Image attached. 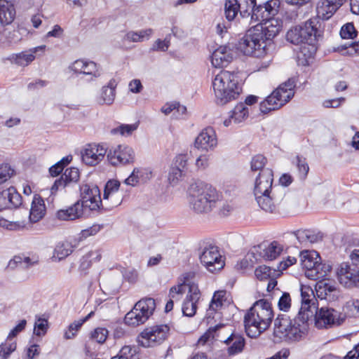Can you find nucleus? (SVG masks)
Instances as JSON below:
<instances>
[{"instance_id":"28","label":"nucleus","mask_w":359,"mask_h":359,"mask_svg":"<svg viewBox=\"0 0 359 359\" xmlns=\"http://www.w3.org/2000/svg\"><path fill=\"white\" fill-rule=\"evenodd\" d=\"M240 8V17L243 25L248 27L255 23V20L251 19L254 11L257 8L256 0H238Z\"/></svg>"},{"instance_id":"45","label":"nucleus","mask_w":359,"mask_h":359,"mask_svg":"<svg viewBox=\"0 0 359 359\" xmlns=\"http://www.w3.org/2000/svg\"><path fill=\"white\" fill-rule=\"evenodd\" d=\"M293 163L295 164L297 168L299 178L304 180L309 171V166L306 162V158L297 155L293 161Z\"/></svg>"},{"instance_id":"29","label":"nucleus","mask_w":359,"mask_h":359,"mask_svg":"<svg viewBox=\"0 0 359 359\" xmlns=\"http://www.w3.org/2000/svg\"><path fill=\"white\" fill-rule=\"evenodd\" d=\"M83 205L81 204L80 201L66 209H62L57 212V217L60 220L70 221L79 219L84 214Z\"/></svg>"},{"instance_id":"39","label":"nucleus","mask_w":359,"mask_h":359,"mask_svg":"<svg viewBox=\"0 0 359 359\" xmlns=\"http://www.w3.org/2000/svg\"><path fill=\"white\" fill-rule=\"evenodd\" d=\"M73 252V245L68 241L59 243L53 252L52 257L53 260L60 261Z\"/></svg>"},{"instance_id":"42","label":"nucleus","mask_w":359,"mask_h":359,"mask_svg":"<svg viewBox=\"0 0 359 359\" xmlns=\"http://www.w3.org/2000/svg\"><path fill=\"white\" fill-rule=\"evenodd\" d=\"M191 284L184 280L182 283L172 286L169 291V298L174 302H180L184 294L189 291V287Z\"/></svg>"},{"instance_id":"50","label":"nucleus","mask_w":359,"mask_h":359,"mask_svg":"<svg viewBox=\"0 0 359 359\" xmlns=\"http://www.w3.org/2000/svg\"><path fill=\"white\" fill-rule=\"evenodd\" d=\"M16 343L7 340L0 345V359H8L11 354L16 350Z\"/></svg>"},{"instance_id":"41","label":"nucleus","mask_w":359,"mask_h":359,"mask_svg":"<svg viewBox=\"0 0 359 359\" xmlns=\"http://www.w3.org/2000/svg\"><path fill=\"white\" fill-rule=\"evenodd\" d=\"M147 320V315L142 316L137 309L133 308L131 311L126 313L124 322L128 325L136 327L144 324Z\"/></svg>"},{"instance_id":"61","label":"nucleus","mask_w":359,"mask_h":359,"mask_svg":"<svg viewBox=\"0 0 359 359\" xmlns=\"http://www.w3.org/2000/svg\"><path fill=\"white\" fill-rule=\"evenodd\" d=\"M48 321L43 318H39L34 324V334L37 336L44 335L48 330Z\"/></svg>"},{"instance_id":"62","label":"nucleus","mask_w":359,"mask_h":359,"mask_svg":"<svg viewBox=\"0 0 359 359\" xmlns=\"http://www.w3.org/2000/svg\"><path fill=\"white\" fill-rule=\"evenodd\" d=\"M185 174L182 170H180V168H175L172 165L170 168L169 174H168V180L170 184L175 185L176 184L180 179Z\"/></svg>"},{"instance_id":"44","label":"nucleus","mask_w":359,"mask_h":359,"mask_svg":"<svg viewBox=\"0 0 359 359\" xmlns=\"http://www.w3.org/2000/svg\"><path fill=\"white\" fill-rule=\"evenodd\" d=\"M255 274L257 279L260 280L280 276V273L278 272L276 269H271L265 265L258 266L255 271Z\"/></svg>"},{"instance_id":"27","label":"nucleus","mask_w":359,"mask_h":359,"mask_svg":"<svg viewBox=\"0 0 359 359\" xmlns=\"http://www.w3.org/2000/svg\"><path fill=\"white\" fill-rule=\"evenodd\" d=\"M233 50L226 46H221L211 55V62L215 68L226 67L233 60Z\"/></svg>"},{"instance_id":"8","label":"nucleus","mask_w":359,"mask_h":359,"mask_svg":"<svg viewBox=\"0 0 359 359\" xmlns=\"http://www.w3.org/2000/svg\"><path fill=\"white\" fill-rule=\"evenodd\" d=\"M170 328L166 325H158L144 329L137 337L138 344L143 347L154 346L161 344L168 336Z\"/></svg>"},{"instance_id":"33","label":"nucleus","mask_w":359,"mask_h":359,"mask_svg":"<svg viewBox=\"0 0 359 359\" xmlns=\"http://www.w3.org/2000/svg\"><path fill=\"white\" fill-rule=\"evenodd\" d=\"M260 255L266 260H273L278 257L283 250V246L278 241L269 244L263 243L259 246Z\"/></svg>"},{"instance_id":"56","label":"nucleus","mask_w":359,"mask_h":359,"mask_svg":"<svg viewBox=\"0 0 359 359\" xmlns=\"http://www.w3.org/2000/svg\"><path fill=\"white\" fill-rule=\"evenodd\" d=\"M108 333V330L106 328L97 327L91 332L90 337L97 343L102 344L106 341Z\"/></svg>"},{"instance_id":"30","label":"nucleus","mask_w":359,"mask_h":359,"mask_svg":"<svg viewBox=\"0 0 359 359\" xmlns=\"http://www.w3.org/2000/svg\"><path fill=\"white\" fill-rule=\"evenodd\" d=\"M255 197L258 205L266 212L276 213L278 212V205L273 192L255 194Z\"/></svg>"},{"instance_id":"16","label":"nucleus","mask_w":359,"mask_h":359,"mask_svg":"<svg viewBox=\"0 0 359 359\" xmlns=\"http://www.w3.org/2000/svg\"><path fill=\"white\" fill-rule=\"evenodd\" d=\"M120 182L116 180L107 182L103 194V204L105 209H111L119 205L121 202V195L118 194Z\"/></svg>"},{"instance_id":"38","label":"nucleus","mask_w":359,"mask_h":359,"mask_svg":"<svg viewBox=\"0 0 359 359\" xmlns=\"http://www.w3.org/2000/svg\"><path fill=\"white\" fill-rule=\"evenodd\" d=\"M133 308L137 309L142 316L147 315L149 319L156 309L155 300L150 297L142 299L137 302Z\"/></svg>"},{"instance_id":"57","label":"nucleus","mask_w":359,"mask_h":359,"mask_svg":"<svg viewBox=\"0 0 359 359\" xmlns=\"http://www.w3.org/2000/svg\"><path fill=\"white\" fill-rule=\"evenodd\" d=\"M189 158V156L187 154H179L175 158L172 165L186 172L188 170Z\"/></svg>"},{"instance_id":"2","label":"nucleus","mask_w":359,"mask_h":359,"mask_svg":"<svg viewBox=\"0 0 359 359\" xmlns=\"http://www.w3.org/2000/svg\"><path fill=\"white\" fill-rule=\"evenodd\" d=\"M189 205L196 214L211 212L219 202V194L210 184L204 182L191 184L188 189Z\"/></svg>"},{"instance_id":"55","label":"nucleus","mask_w":359,"mask_h":359,"mask_svg":"<svg viewBox=\"0 0 359 359\" xmlns=\"http://www.w3.org/2000/svg\"><path fill=\"white\" fill-rule=\"evenodd\" d=\"M83 324V320H81V319L75 320L71 323L69 325L67 330H66L64 334L65 338L67 339H73L76 335V332L79 330Z\"/></svg>"},{"instance_id":"31","label":"nucleus","mask_w":359,"mask_h":359,"mask_svg":"<svg viewBox=\"0 0 359 359\" xmlns=\"http://www.w3.org/2000/svg\"><path fill=\"white\" fill-rule=\"evenodd\" d=\"M249 115V108L245 106V104L240 102L236 104L233 109L231 111L229 118L224 121V125L229 127L232 122L234 123H240L244 121Z\"/></svg>"},{"instance_id":"52","label":"nucleus","mask_w":359,"mask_h":359,"mask_svg":"<svg viewBox=\"0 0 359 359\" xmlns=\"http://www.w3.org/2000/svg\"><path fill=\"white\" fill-rule=\"evenodd\" d=\"M32 262H31V259L28 257H22L20 256H15L13 257V259H11L8 266L10 269H15L16 267H20V268H27L29 266L32 265Z\"/></svg>"},{"instance_id":"17","label":"nucleus","mask_w":359,"mask_h":359,"mask_svg":"<svg viewBox=\"0 0 359 359\" xmlns=\"http://www.w3.org/2000/svg\"><path fill=\"white\" fill-rule=\"evenodd\" d=\"M302 306L298 313L303 320H310L316 311V301L313 292L309 287L301 288Z\"/></svg>"},{"instance_id":"54","label":"nucleus","mask_w":359,"mask_h":359,"mask_svg":"<svg viewBox=\"0 0 359 359\" xmlns=\"http://www.w3.org/2000/svg\"><path fill=\"white\" fill-rule=\"evenodd\" d=\"M345 313L349 317L359 316V299H353L346 303L344 308Z\"/></svg>"},{"instance_id":"5","label":"nucleus","mask_w":359,"mask_h":359,"mask_svg":"<svg viewBox=\"0 0 359 359\" xmlns=\"http://www.w3.org/2000/svg\"><path fill=\"white\" fill-rule=\"evenodd\" d=\"M296 81L294 78L280 85L272 93L260 103L259 109L263 114L278 109L288 102L294 96Z\"/></svg>"},{"instance_id":"21","label":"nucleus","mask_w":359,"mask_h":359,"mask_svg":"<svg viewBox=\"0 0 359 359\" xmlns=\"http://www.w3.org/2000/svg\"><path fill=\"white\" fill-rule=\"evenodd\" d=\"M79 170L76 168H70L65 170L61 177L56 180L51 187V194H55L58 190L69 187L72 184H76L79 180Z\"/></svg>"},{"instance_id":"26","label":"nucleus","mask_w":359,"mask_h":359,"mask_svg":"<svg viewBox=\"0 0 359 359\" xmlns=\"http://www.w3.org/2000/svg\"><path fill=\"white\" fill-rule=\"evenodd\" d=\"M252 311L262 318L263 327H269L274 316L271 303L264 299H259L252 306Z\"/></svg>"},{"instance_id":"32","label":"nucleus","mask_w":359,"mask_h":359,"mask_svg":"<svg viewBox=\"0 0 359 359\" xmlns=\"http://www.w3.org/2000/svg\"><path fill=\"white\" fill-rule=\"evenodd\" d=\"M116 81L114 79H111L106 86L102 88L97 100L98 103L100 104H112L116 97Z\"/></svg>"},{"instance_id":"18","label":"nucleus","mask_w":359,"mask_h":359,"mask_svg":"<svg viewBox=\"0 0 359 359\" xmlns=\"http://www.w3.org/2000/svg\"><path fill=\"white\" fill-rule=\"evenodd\" d=\"M106 154L107 148L104 146L90 144L81 151V159L85 164L93 166L101 162Z\"/></svg>"},{"instance_id":"13","label":"nucleus","mask_w":359,"mask_h":359,"mask_svg":"<svg viewBox=\"0 0 359 359\" xmlns=\"http://www.w3.org/2000/svg\"><path fill=\"white\" fill-rule=\"evenodd\" d=\"M107 157L109 163L114 166L125 165L134 162L135 154L132 147L126 144H119L110 149Z\"/></svg>"},{"instance_id":"48","label":"nucleus","mask_w":359,"mask_h":359,"mask_svg":"<svg viewBox=\"0 0 359 359\" xmlns=\"http://www.w3.org/2000/svg\"><path fill=\"white\" fill-rule=\"evenodd\" d=\"M138 123L122 124L111 130L112 135H121L122 136H130L137 129Z\"/></svg>"},{"instance_id":"3","label":"nucleus","mask_w":359,"mask_h":359,"mask_svg":"<svg viewBox=\"0 0 359 359\" xmlns=\"http://www.w3.org/2000/svg\"><path fill=\"white\" fill-rule=\"evenodd\" d=\"M309 320L299 318V314L291 319L286 314H278L274 320L273 336L280 341H300L306 334Z\"/></svg>"},{"instance_id":"51","label":"nucleus","mask_w":359,"mask_h":359,"mask_svg":"<svg viewBox=\"0 0 359 359\" xmlns=\"http://www.w3.org/2000/svg\"><path fill=\"white\" fill-rule=\"evenodd\" d=\"M358 35V32L355 29L352 22H348L344 25L340 30V36L344 39H353Z\"/></svg>"},{"instance_id":"12","label":"nucleus","mask_w":359,"mask_h":359,"mask_svg":"<svg viewBox=\"0 0 359 359\" xmlns=\"http://www.w3.org/2000/svg\"><path fill=\"white\" fill-rule=\"evenodd\" d=\"M339 283L345 287H359V269L348 262H342L336 269Z\"/></svg>"},{"instance_id":"59","label":"nucleus","mask_w":359,"mask_h":359,"mask_svg":"<svg viewBox=\"0 0 359 359\" xmlns=\"http://www.w3.org/2000/svg\"><path fill=\"white\" fill-rule=\"evenodd\" d=\"M224 327L223 324H218L213 327H210L208 331L198 339V343L200 345H204L210 338H215L214 333L217 330Z\"/></svg>"},{"instance_id":"20","label":"nucleus","mask_w":359,"mask_h":359,"mask_svg":"<svg viewBox=\"0 0 359 359\" xmlns=\"http://www.w3.org/2000/svg\"><path fill=\"white\" fill-rule=\"evenodd\" d=\"M280 7L279 0H269L264 4L258 5L257 8L254 11V15L251 19H255V23L259 20H263L268 18H274L273 17L278 13Z\"/></svg>"},{"instance_id":"49","label":"nucleus","mask_w":359,"mask_h":359,"mask_svg":"<svg viewBox=\"0 0 359 359\" xmlns=\"http://www.w3.org/2000/svg\"><path fill=\"white\" fill-rule=\"evenodd\" d=\"M287 40L294 45H302L303 43L302 35L301 34L299 26L290 29L286 35Z\"/></svg>"},{"instance_id":"36","label":"nucleus","mask_w":359,"mask_h":359,"mask_svg":"<svg viewBox=\"0 0 359 359\" xmlns=\"http://www.w3.org/2000/svg\"><path fill=\"white\" fill-rule=\"evenodd\" d=\"M15 18V9L13 4L6 0H0V23L8 25L13 22Z\"/></svg>"},{"instance_id":"11","label":"nucleus","mask_w":359,"mask_h":359,"mask_svg":"<svg viewBox=\"0 0 359 359\" xmlns=\"http://www.w3.org/2000/svg\"><path fill=\"white\" fill-rule=\"evenodd\" d=\"M313 317L315 318L316 327L319 329L339 325L344 320V317H341L337 311L328 307H321L318 310L316 306Z\"/></svg>"},{"instance_id":"35","label":"nucleus","mask_w":359,"mask_h":359,"mask_svg":"<svg viewBox=\"0 0 359 359\" xmlns=\"http://www.w3.org/2000/svg\"><path fill=\"white\" fill-rule=\"evenodd\" d=\"M46 213V206L43 200L39 196L35 195L32 202L29 212V219L36 223L41 219Z\"/></svg>"},{"instance_id":"53","label":"nucleus","mask_w":359,"mask_h":359,"mask_svg":"<svg viewBox=\"0 0 359 359\" xmlns=\"http://www.w3.org/2000/svg\"><path fill=\"white\" fill-rule=\"evenodd\" d=\"M292 306V299L288 292H282L278 302V308L280 311L288 312Z\"/></svg>"},{"instance_id":"60","label":"nucleus","mask_w":359,"mask_h":359,"mask_svg":"<svg viewBox=\"0 0 359 359\" xmlns=\"http://www.w3.org/2000/svg\"><path fill=\"white\" fill-rule=\"evenodd\" d=\"M266 163V158L258 154L255 156L251 161V169L252 171L262 170L265 169L264 167Z\"/></svg>"},{"instance_id":"15","label":"nucleus","mask_w":359,"mask_h":359,"mask_svg":"<svg viewBox=\"0 0 359 359\" xmlns=\"http://www.w3.org/2000/svg\"><path fill=\"white\" fill-rule=\"evenodd\" d=\"M244 325L247 335L250 338H256L269 327H263L262 318L252 311V306L244 316Z\"/></svg>"},{"instance_id":"58","label":"nucleus","mask_w":359,"mask_h":359,"mask_svg":"<svg viewBox=\"0 0 359 359\" xmlns=\"http://www.w3.org/2000/svg\"><path fill=\"white\" fill-rule=\"evenodd\" d=\"M14 172L9 164L0 165V184L8 180L13 175Z\"/></svg>"},{"instance_id":"6","label":"nucleus","mask_w":359,"mask_h":359,"mask_svg":"<svg viewBox=\"0 0 359 359\" xmlns=\"http://www.w3.org/2000/svg\"><path fill=\"white\" fill-rule=\"evenodd\" d=\"M301 264L306 270L309 278L318 280L326 276L331 270V266L321 262V258L316 251H303L300 254Z\"/></svg>"},{"instance_id":"63","label":"nucleus","mask_w":359,"mask_h":359,"mask_svg":"<svg viewBox=\"0 0 359 359\" xmlns=\"http://www.w3.org/2000/svg\"><path fill=\"white\" fill-rule=\"evenodd\" d=\"M219 202L220 203L216 208H219L218 213L221 216H227L233 210L234 208L231 202L222 201L220 198Z\"/></svg>"},{"instance_id":"64","label":"nucleus","mask_w":359,"mask_h":359,"mask_svg":"<svg viewBox=\"0 0 359 359\" xmlns=\"http://www.w3.org/2000/svg\"><path fill=\"white\" fill-rule=\"evenodd\" d=\"M123 278L129 283H135L138 278V272L135 269H123L121 271Z\"/></svg>"},{"instance_id":"4","label":"nucleus","mask_w":359,"mask_h":359,"mask_svg":"<svg viewBox=\"0 0 359 359\" xmlns=\"http://www.w3.org/2000/svg\"><path fill=\"white\" fill-rule=\"evenodd\" d=\"M212 87L215 101L220 105L236 100L241 91L237 74L229 71H222L217 74L212 81Z\"/></svg>"},{"instance_id":"22","label":"nucleus","mask_w":359,"mask_h":359,"mask_svg":"<svg viewBox=\"0 0 359 359\" xmlns=\"http://www.w3.org/2000/svg\"><path fill=\"white\" fill-rule=\"evenodd\" d=\"M22 202L21 195L13 187L0 191V211L5 209L17 208L22 205Z\"/></svg>"},{"instance_id":"40","label":"nucleus","mask_w":359,"mask_h":359,"mask_svg":"<svg viewBox=\"0 0 359 359\" xmlns=\"http://www.w3.org/2000/svg\"><path fill=\"white\" fill-rule=\"evenodd\" d=\"M153 29L148 28L138 32L130 31L124 36V40L130 42H141L144 39L148 40L153 34Z\"/></svg>"},{"instance_id":"34","label":"nucleus","mask_w":359,"mask_h":359,"mask_svg":"<svg viewBox=\"0 0 359 359\" xmlns=\"http://www.w3.org/2000/svg\"><path fill=\"white\" fill-rule=\"evenodd\" d=\"M224 343L230 345L227 349L229 355H234L241 353L245 345V340L243 336L232 333L225 341Z\"/></svg>"},{"instance_id":"47","label":"nucleus","mask_w":359,"mask_h":359,"mask_svg":"<svg viewBox=\"0 0 359 359\" xmlns=\"http://www.w3.org/2000/svg\"><path fill=\"white\" fill-rule=\"evenodd\" d=\"M102 258V250L96 249L88 252L84 257L83 261L81 264V267L88 268L92 262H97Z\"/></svg>"},{"instance_id":"10","label":"nucleus","mask_w":359,"mask_h":359,"mask_svg":"<svg viewBox=\"0 0 359 359\" xmlns=\"http://www.w3.org/2000/svg\"><path fill=\"white\" fill-rule=\"evenodd\" d=\"M69 69L76 74L87 76L86 81L88 82L96 81L102 74L100 66L89 60H76L69 65Z\"/></svg>"},{"instance_id":"7","label":"nucleus","mask_w":359,"mask_h":359,"mask_svg":"<svg viewBox=\"0 0 359 359\" xmlns=\"http://www.w3.org/2000/svg\"><path fill=\"white\" fill-rule=\"evenodd\" d=\"M198 254L201 263L211 273L223 269L224 261L217 246L205 243L200 246Z\"/></svg>"},{"instance_id":"23","label":"nucleus","mask_w":359,"mask_h":359,"mask_svg":"<svg viewBox=\"0 0 359 359\" xmlns=\"http://www.w3.org/2000/svg\"><path fill=\"white\" fill-rule=\"evenodd\" d=\"M273 181V173L272 170L270 168L262 170L255 180L254 194L272 193Z\"/></svg>"},{"instance_id":"1","label":"nucleus","mask_w":359,"mask_h":359,"mask_svg":"<svg viewBox=\"0 0 359 359\" xmlns=\"http://www.w3.org/2000/svg\"><path fill=\"white\" fill-rule=\"evenodd\" d=\"M282 22L277 18L259 20L252 25L245 35L240 39L238 48L245 55L261 57L266 54L268 41L273 39L280 32Z\"/></svg>"},{"instance_id":"24","label":"nucleus","mask_w":359,"mask_h":359,"mask_svg":"<svg viewBox=\"0 0 359 359\" xmlns=\"http://www.w3.org/2000/svg\"><path fill=\"white\" fill-rule=\"evenodd\" d=\"M46 49L45 45H41L26 51H22L19 53H13L7 57L12 64L17 65L20 67H26L33 62L36 57L35 54L39 51L43 52Z\"/></svg>"},{"instance_id":"25","label":"nucleus","mask_w":359,"mask_h":359,"mask_svg":"<svg viewBox=\"0 0 359 359\" xmlns=\"http://www.w3.org/2000/svg\"><path fill=\"white\" fill-rule=\"evenodd\" d=\"M318 23L316 19H310L303 25H299L301 34L304 44L312 46L314 48L315 43L320 36L319 30L316 25Z\"/></svg>"},{"instance_id":"46","label":"nucleus","mask_w":359,"mask_h":359,"mask_svg":"<svg viewBox=\"0 0 359 359\" xmlns=\"http://www.w3.org/2000/svg\"><path fill=\"white\" fill-rule=\"evenodd\" d=\"M137 348L135 346H124L118 354L111 359H138Z\"/></svg>"},{"instance_id":"43","label":"nucleus","mask_w":359,"mask_h":359,"mask_svg":"<svg viewBox=\"0 0 359 359\" xmlns=\"http://www.w3.org/2000/svg\"><path fill=\"white\" fill-rule=\"evenodd\" d=\"M224 10L226 19L229 22L233 20L237 17L238 12L240 13L238 0H226Z\"/></svg>"},{"instance_id":"14","label":"nucleus","mask_w":359,"mask_h":359,"mask_svg":"<svg viewBox=\"0 0 359 359\" xmlns=\"http://www.w3.org/2000/svg\"><path fill=\"white\" fill-rule=\"evenodd\" d=\"M217 145V135L212 127H207L202 130L194 141L195 148L201 151H212Z\"/></svg>"},{"instance_id":"9","label":"nucleus","mask_w":359,"mask_h":359,"mask_svg":"<svg viewBox=\"0 0 359 359\" xmlns=\"http://www.w3.org/2000/svg\"><path fill=\"white\" fill-rule=\"evenodd\" d=\"M81 204L90 210H99L100 206L104 208L100 197L99 188L93 184H82L80 186Z\"/></svg>"},{"instance_id":"19","label":"nucleus","mask_w":359,"mask_h":359,"mask_svg":"<svg viewBox=\"0 0 359 359\" xmlns=\"http://www.w3.org/2000/svg\"><path fill=\"white\" fill-rule=\"evenodd\" d=\"M201 296L198 285L195 283H191L189 287V292L182 306L184 316L193 317L196 314Z\"/></svg>"},{"instance_id":"37","label":"nucleus","mask_w":359,"mask_h":359,"mask_svg":"<svg viewBox=\"0 0 359 359\" xmlns=\"http://www.w3.org/2000/svg\"><path fill=\"white\" fill-rule=\"evenodd\" d=\"M340 6L339 3L336 4V1L321 0L316 7L317 13L324 19H329L333 13L339 8Z\"/></svg>"}]
</instances>
